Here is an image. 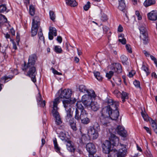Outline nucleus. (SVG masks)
Here are the masks:
<instances>
[{"mask_svg":"<svg viewBox=\"0 0 157 157\" xmlns=\"http://www.w3.org/2000/svg\"><path fill=\"white\" fill-rule=\"evenodd\" d=\"M123 102H124L125 99H127L128 98V93L124 91H122L121 97Z\"/></svg>","mask_w":157,"mask_h":157,"instance_id":"obj_35","label":"nucleus"},{"mask_svg":"<svg viewBox=\"0 0 157 157\" xmlns=\"http://www.w3.org/2000/svg\"><path fill=\"white\" fill-rule=\"evenodd\" d=\"M144 129H145L146 130L147 132L148 133H149L150 134H151V131L146 126H144Z\"/></svg>","mask_w":157,"mask_h":157,"instance_id":"obj_59","label":"nucleus"},{"mask_svg":"<svg viewBox=\"0 0 157 157\" xmlns=\"http://www.w3.org/2000/svg\"><path fill=\"white\" fill-rule=\"evenodd\" d=\"M102 29L103 33L105 34L107 33L109 29V28L106 26H103L102 27Z\"/></svg>","mask_w":157,"mask_h":157,"instance_id":"obj_52","label":"nucleus"},{"mask_svg":"<svg viewBox=\"0 0 157 157\" xmlns=\"http://www.w3.org/2000/svg\"><path fill=\"white\" fill-rule=\"evenodd\" d=\"M59 103V98H55L53 101V109L52 110V113L53 116L56 119V124L58 125L61 124L62 123L61 119L60 117V115L58 111L59 108L57 106Z\"/></svg>","mask_w":157,"mask_h":157,"instance_id":"obj_4","label":"nucleus"},{"mask_svg":"<svg viewBox=\"0 0 157 157\" xmlns=\"http://www.w3.org/2000/svg\"><path fill=\"white\" fill-rule=\"evenodd\" d=\"M59 96L56 98H59L60 101V98L69 99L71 96L72 94L71 90L70 89H65L63 90H61Z\"/></svg>","mask_w":157,"mask_h":157,"instance_id":"obj_8","label":"nucleus"},{"mask_svg":"<svg viewBox=\"0 0 157 157\" xmlns=\"http://www.w3.org/2000/svg\"><path fill=\"white\" fill-rule=\"evenodd\" d=\"M49 15L51 19L53 21H54L56 17L55 15L54 12L52 11H50L49 12Z\"/></svg>","mask_w":157,"mask_h":157,"instance_id":"obj_44","label":"nucleus"},{"mask_svg":"<svg viewBox=\"0 0 157 157\" xmlns=\"http://www.w3.org/2000/svg\"><path fill=\"white\" fill-rule=\"evenodd\" d=\"M36 100L38 105H40L41 106L44 107L46 105L45 101H42L41 95L39 93L36 97Z\"/></svg>","mask_w":157,"mask_h":157,"instance_id":"obj_22","label":"nucleus"},{"mask_svg":"<svg viewBox=\"0 0 157 157\" xmlns=\"http://www.w3.org/2000/svg\"><path fill=\"white\" fill-rule=\"evenodd\" d=\"M125 17H124V20L126 22H128L129 21V19L126 13H125Z\"/></svg>","mask_w":157,"mask_h":157,"instance_id":"obj_61","label":"nucleus"},{"mask_svg":"<svg viewBox=\"0 0 157 157\" xmlns=\"http://www.w3.org/2000/svg\"><path fill=\"white\" fill-rule=\"evenodd\" d=\"M111 69L117 74L120 73L122 71L121 65L119 63H113L111 67Z\"/></svg>","mask_w":157,"mask_h":157,"instance_id":"obj_15","label":"nucleus"},{"mask_svg":"<svg viewBox=\"0 0 157 157\" xmlns=\"http://www.w3.org/2000/svg\"><path fill=\"white\" fill-rule=\"evenodd\" d=\"M113 93L117 98H121V93L118 90H115Z\"/></svg>","mask_w":157,"mask_h":157,"instance_id":"obj_43","label":"nucleus"},{"mask_svg":"<svg viewBox=\"0 0 157 157\" xmlns=\"http://www.w3.org/2000/svg\"><path fill=\"white\" fill-rule=\"evenodd\" d=\"M150 57L151 59L154 61L156 65V66L157 67V59H156L152 55L150 56Z\"/></svg>","mask_w":157,"mask_h":157,"instance_id":"obj_55","label":"nucleus"},{"mask_svg":"<svg viewBox=\"0 0 157 157\" xmlns=\"http://www.w3.org/2000/svg\"><path fill=\"white\" fill-rule=\"evenodd\" d=\"M24 1L26 8H27L28 7V5L30 3V0H24Z\"/></svg>","mask_w":157,"mask_h":157,"instance_id":"obj_57","label":"nucleus"},{"mask_svg":"<svg viewBox=\"0 0 157 157\" xmlns=\"http://www.w3.org/2000/svg\"><path fill=\"white\" fill-rule=\"evenodd\" d=\"M94 75L97 79L99 81L102 80L103 78L101 75L100 73L98 71H94Z\"/></svg>","mask_w":157,"mask_h":157,"instance_id":"obj_37","label":"nucleus"},{"mask_svg":"<svg viewBox=\"0 0 157 157\" xmlns=\"http://www.w3.org/2000/svg\"><path fill=\"white\" fill-rule=\"evenodd\" d=\"M78 90L80 92L83 93L86 92L88 93L90 91H89L86 86L83 85H81L79 86Z\"/></svg>","mask_w":157,"mask_h":157,"instance_id":"obj_36","label":"nucleus"},{"mask_svg":"<svg viewBox=\"0 0 157 157\" xmlns=\"http://www.w3.org/2000/svg\"><path fill=\"white\" fill-rule=\"evenodd\" d=\"M67 5L75 7L77 6V3L75 0H66Z\"/></svg>","mask_w":157,"mask_h":157,"instance_id":"obj_29","label":"nucleus"},{"mask_svg":"<svg viewBox=\"0 0 157 157\" xmlns=\"http://www.w3.org/2000/svg\"><path fill=\"white\" fill-rule=\"evenodd\" d=\"M143 53H144V55H145V56H147V57L149 56V54L147 51H143Z\"/></svg>","mask_w":157,"mask_h":157,"instance_id":"obj_63","label":"nucleus"},{"mask_svg":"<svg viewBox=\"0 0 157 157\" xmlns=\"http://www.w3.org/2000/svg\"><path fill=\"white\" fill-rule=\"evenodd\" d=\"M148 18L152 21H155L157 19V11L153 10L147 14Z\"/></svg>","mask_w":157,"mask_h":157,"instance_id":"obj_20","label":"nucleus"},{"mask_svg":"<svg viewBox=\"0 0 157 157\" xmlns=\"http://www.w3.org/2000/svg\"><path fill=\"white\" fill-rule=\"evenodd\" d=\"M107 102L108 105L103 108L101 112V115L110 117L112 109H115L114 108L118 107L119 102L114 101L112 99H108Z\"/></svg>","mask_w":157,"mask_h":157,"instance_id":"obj_2","label":"nucleus"},{"mask_svg":"<svg viewBox=\"0 0 157 157\" xmlns=\"http://www.w3.org/2000/svg\"><path fill=\"white\" fill-rule=\"evenodd\" d=\"M118 9L124 13H125L126 11V5L124 0L119 1V5L118 6Z\"/></svg>","mask_w":157,"mask_h":157,"instance_id":"obj_24","label":"nucleus"},{"mask_svg":"<svg viewBox=\"0 0 157 157\" xmlns=\"http://www.w3.org/2000/svg\"><path fill=\"white\" fill-rule=\"evenodd\" d=\"M6 5L4 4L0 5V13H2L6 11Z\"/></svg>","mask_w":157,"mask_h":157,"instance_id":"obj_47","label":"nucleus"},{"mask_svg":"<svg viewBox=\"0 0 157 157\" xmlns=\"http://www.w3.org/2000/svg\"><path fill=\"white\" fill-rule=\"evenodd\" d=\"M88 108H90V109L94 111H97L99 108V105L96 102L92 101L87 107Z\"/></svg>","mask_w":157,"mask_h":157,"instance_id":"obj_18","label":"nucleus"},{"mask_svg":"<svg viewBox=\"0 0 157 157\" xmlns=\"http://www.w3.org/2000/svg\"><path fill=\"white\" fill-rule=\"evenodd\" d=\"M141 69L146 72L147 76L150 74V72L148 71V67H146L145 65L144 64L143 65Z\"/></svg>","mask_w":157,"mask_h":157,"instance_id":"obj_45","label":"nucleus"},{"mask_svg":"<svg viewBox=\"0 0 157 157\" xmlns=\"http://www.w3.org/2000/svg\"><path fill=\"white\" fill-rule=\"evenodd\" d=\"M22 70L24 72V74L26 76L31 78V80L33 82H36V76L37 72L35 66L26 65V63L25 62Z\"/></svg>","mask_w":157,"mask_h":157,"instance_id":"obj_3","label":"nucleus"},{"mask_svg":"<svg viewBox=\"0 0 157 157\" xmlns=\"http://www.w3.org/2000/svg\"><path fill=\"white\" fill-rule=\"evenodd\" d=\"M53 142L54 145V148L56 151L59 153H60V148L57 142L56 139V138H55L53 139Z\"/></svg>","mask_w":157,"mask_h":157,"instance_id":"obj_27","label":"nucleus"},{"mask_svg":"<svg viewBox=\"0 0 157 157\" xmlns=\"http://www.w3.org/2000/svg\"><path fill=\"white\" fill-rule=\"evenodd\" d=\"M66 145L67 150L70 152H73L75 151L74 145L73 143L69 139L67 140Z\"/></svg>","mask_w":157,"mask_h":157,"instance_id":"obj_23","label":"nucleus"},{"mask_svg":"<svg viewBox=\"0 0 157 157\" xmlns=\"http://www.w3.org/2000/svg\"><path fill=\"white\" fill-rule=\"evenodd\" d=\"M54 51L57 53H60L62 52V50L59 46H56L54 48Z\"/></svg>","mask_w":157,"mask_h":157,"instance_id":"obj_42","label":"nucleus"},{"mask_svg":"<svg viewBox=\"0 0 157 157\" xmlns=\"http://www.w3.org/2000/svg\"><path fill=\"white\" fill-rule=\"evenodd\" d=\"M7 20L5 16L3 15H0V24H2L7 22Z\"/></svg>","mask_w":157,"mask_h":157,"instance_id":"obj_39","label":"nucleus"},{"mask_svg":"<svg viewBox=\"0 0 157 157\" xmlns=\"http://www.w3.org/2000/svg\"><path fill=\"white\" fill-rule=\"evenodd\" d=\"M136 15L138 17V20H141L142 19V17L140 14V13L138 11H136L135 12Z\"/></svg>","mask_w":157,"mask_h":157,"instance_id":"obj_54","label":"nucleus"},{"mask_svg":"<svg viewBox=\"0 0 157 157\" xmlns=\"http://www.w3.org/2000/svg\"><path fill=\"white\" fill-rule=\"evenodd\" d=\"M151 75L152 77H154L155 78H157V75L155 72H152L151 74Z\"/></svg>","mask_w":157,"mask_h":157,"instance_id":"obj_62","label":"nucleus"},{"mask_svg":"<svg viewBox=\"0 0 157 157\" xmlns=\"http://www.w3.org/2000/svg\"><path fill=\"white\" fill-rule=\"evenodd\" d=\"M152 128L155 132L157 134V124L153 120H152L151 122Z\"/></svg>","mask_w":157,"mask_h":157,"instance_id":"obj_38","label":"nucleus"},{"mask_svg":"<svg viewBox=\"0 0 157 157\" xmlns=\"http://www.w3.org/2000/svg\"><path fill=\"white\" fill-rule=\"evenodd\" d=\"M96 96L94 92L92 90H90L87 94L84 95L82 96V101L84 105L87 107L92 101V98H94Z\"/></svg>","mask_w":157,"mask_h":157,"instance_id":"obj_5","label":"nucleus"},{"mask_svg":"<svg viewBox=\"0 0 157 157\" xmlns=\"http://www.w3.org/2000/svg\"><path fill=\"white\" fill-rule=\"evenodd\" d=\"M59 136L62 141H67V140L68 139V138L67 137L66 134L64 132H60L59 134Z\"/></svg>","mask_w":157,"mask_h":157,"instance_id":"obj_31","label":"nucleus"},{"mask_svg":"<svg viewBox=\"0 0 157 157\" xmlns=\"http://www.w3.org/2000/svg\"><path fill=\"white\" fill-rule=\"evenodd\" d=\"M114 72V71L113 70H112L111 71H109L108 73H106V77H107L109 79H110L113 75Z\"/></svg>","mask_w":157,"mask_h":157,"instance_id":"obj_46","label":"nucleus"},{"mask_svg":"<svg viewBox=\"0 0 157 157\" xmlns=\"http://www.w3.org/2000/svg\"><path fill=\"white\" fill-rule=\"evenodd\" d=\"M86 148L90 155L89 157H93L94 154L96 152L95 145L92 143H88L86 146Z\"/></svg>","mask_w":157,"mask_h":157,"instance_id":"obj_9","label":"nucleus"},{"mask_svg":"<svg viewBox=\"0 0 157 157\" xmlns=\"http://www.w3.org/2000/svg\"><path fill=\"white\" fill-rule=\"evenodd\" d=\"M37 58L36 55L33 54L29 56L28 62L26 65L35 66V63L37 60Z\"/></svg>","mask_w":157,"mask_h":157,"instance_id":"obj_16","label":"nucleus"},{"mask_svg":"<svg viewBox=\"0 0 157 157\" xmlns=\"http://www.w3.org/2000/svg\"><path fill=\"white\" fill-rule=\"evenodd\" d=\"M133 84L136 87L140 88V82L139 81L135 80L133 82Z\"/></svg>","mask_w":157,"mask_h":157,"instance_id":"obj_51","label":"nucleus"},{"mask_svg":"<svg viewBox=\"0 0 157 157\" xmlns=\"http://www.w3.org/2000/svg\"><path fill=\"white\" fill-rule=\"evenodd\" d=\"M121 59L123 63H125L128 60L127 57L124 55H122L121 56Z\"/></svg>","mask_w":157,"mask_h":157,"instance_id":"obj_48","label":"nucleus"},{"mask_svg":"<svg viewBox=\"0 0 157 157\" xmlns=\"http://www.w3.org/2000/svg\"><path fill=\"white\" fill-rule=\"evenodd\" d=\"M139 30L140 32V38L143 43L145 45L147 44L148 39L147 30L146 28L144 26L140 27Z\"/></svg>","mask_w":157,"mask_h":157,"instance_id":"obj_7","label":"nucleus"},{"mask_svg":"<svg viewBox=\"0 0 157 157\" xmlns=\"http://www.w3.org/2000/svg\"><path fill=\"white\" fill-rule=\"evenodd\" d=\"M88 136L93 140L96 139L98 136V130L92 127H90L88 129Z\"/></svg>","mask_w":157,"mask_h":157,"instance_id":"obj_11","label":"nucleus"},{"mask_svg":"<svg viewBox=\"0 0 157 157\" xmlns=\"http://www.w3.org/2000/svg\"><path fill=\"white\" fill-rule=\"evenodd\" d=\"M53 36H57L56 30L55 28L53 27H50L48 33V38L49 39L52 40L53 38Z\"/></svg>","mask_w":157,"mask_h":157,"instance_id":"obj_19","label":"nucleus"},{"mask_svg":"<svg viewBox=\"0 0 157 157\" xmlns=\"http://www.w3.org/2000/svg\"><path fill=\"white\" fill-rule=\"evenodd\" d=\"M110 134L109 140L111 144H112L114 146L118 145L119 140V137L112 133H110Z\"/></svg>","mask_w":157,"mask_h":157,"instance_id":"obj_14","label":"nucleus"},{"mask_svg":"<svg viewBox=\"0 0 157 157\" xmlns=\"http://www.w3.org/2000/svg\"><path fill=\"white\" fill-rule=\"evenodd\" d=\"M76 101L75 98H70L63 101V103L66 112L65 119L69 121L70 124L71 128L74 131L77 129L76 123L74 121V119L72 118L74 109L72 108V105Z\"/></svg>","mask_w":157,"mask_h":157,"instance_id":"obj_1","label":"nucleus"},{"mask_svg":"<svg viewBox=\"0 0 157 157\" xmlns=\"http://www.w3.org/2000/svg\"><path fill=\"white\" fill-rule=\"evenodd\" d=\"M86 115L87 112L86 110L79 111L77 109H75V118L77 121H79L82 117H86Z\"/></svg>","mask_w":157,"mask_h":157,"instance_id":"obj_13","label":"nucleus"},{"mask_svg":"<svg viewBox=\"0 0 157 157\" xmlns=\"http://www.w3.org/2000/svg\"><path fill=\"white\" fill-rule=\"evenodd\" d=\"M29 12L31 16H33L35 14V9L33 5H31L29 7Z\"/></svg>","mask_w":157,"mask_h":157,"instance_id":"obj_40","label":"nucleus"},{"mask_svg":"<svg viewBox=\"0 0 157 157\" xmlns=\"http://www.w3.org/2000/svg\"><path fill=\"white\" fill-rule=\"evenodd\" d=\"M79 59L77 57H75L74 61L76 62V63H78L79 61Z\"/></svg>","mask_w":157,"mask_h":157,"instance_id":"obj_64","label":"nucleus"},{"mask_svg":"<svg viewBox=\"0 0 157 157\" xmlns=\"http://www.w3.org/2000/svg\"><path fill=\"white\" fill-rule=\"evenodd\" d=\"M40 20L39 17H35L34 19H33L32 22L31 32L32 36H34L36 35L38 29L40 27Z\"/></svg>","mask_w":157,"mask_h":157,"instance_id":"obj_6","label":"nucleus"},{"mask_svg":"<svg viewBox=\"0 0 157 157\" xmlns=\"http://www.w3.org/2000/svg\"><path fill=\"white\" fill-rule=\"evenodd\" d=\"M90 2L88 1L87 2V4L85 5L83 7L85 11H87L90 7Z\"/></svg>","mask_w":157,"mask_h":157,"instance_id":"obj_49","label":"nucleus"},{"mask_svg":"<svg viewBox=\"0 0 157 157\" xmlns=\"http://www.w3.org/2000/svg\"><path fill=\"white\" fill-rule=\"evenodd\" d=\"M118 151L115 149H113L108 153V157H119Z\"/></svg>","mask_w":157,"mask_h":157,"instance_id":"obj_25","label":"nucleus"},{"mask_svg":"<svg viewBox=\"0 0 157 157\" xmlns=\"http://www.w3.org/2000/svg\"><path fill=\"white\" fill-rule=\"evenodd\" d=\"M124 35L123 34H121L119 36V41L123 44H126V40L124 37Z\"/></svg>","mask_w":157,"mask_h":157,"instance_id":"obj_34","label":"nucleus"},{"mask_svg":"<svg viewBox=\"0 0 157 157\" xmlns=\"http://www.w3.org/2000/svg\"><path fill=\"white\" fill-rule=\"evenodd\" d=\"M57 40L59 43H61L62 41V38L60 36H58L57 38Z\"/></svg>","mask_w":157,"mask_h":157,"instance_id":"obj_60","label":"nucleus"},{"mask_svg":"<svg viewBox=\"0 0 157 157\" xmlns=\"http://www.w3.org/2000/svg\"><path fill=\"white\" fill-rule=\"evenodd\" d=\"M38 36L39 39L43 40L44 42V38L43 36V34L42 32V29L41 28L40 29L39 32L38 33Z\"/></svg>","mask_w":157,"mask_h":157,"instance_id":"obj_41","label":"nucleus"},{"mask_svg":"<svg viewBox=\"0 0 157 157\" xmlns=\"http://www.w3.org/2000/svg\"><path fill=\"white\" fill-rule=\"evenodd\" d=\"M118 152L119 156H120L121 157H123L126 154L127 149L125 147H124L120 149L118 151Z\"/></svg>","mask_w":157,"mask_h":157,"instance_id":"obj_26","label":"nucleus"},{"mask_svg":"<svg viewBox=\"0 0 157 157\" xmlns=\"http://www.w3.org/2000/svg\"><path fill=\"white\" fill-rule=\"evenodd\" d=\"M116 132L121 136L125 137L128 135L127 132L125 128L122 125L117 126L115 129Z\"/></svg>","mask_w":157,"mask_h":157,"instance_id":"obj_10","label":"nucleus"},{"mask_svg":"<svg viewBox=\"0 0 157 157\" xmlns=\"http://www.w3.org/2000/svg\"><path fill=\"white\" fill-rule=\"evenodd\" d=\"M52 71H53V73L54 74H56V75H62L61 73L58 72L56 70H55L54 69H53Z\"/></svg>","mask_w":157,"mask_h":157,"instance_id":"obj_58","label":"nucleus"},{"mask_svg":"<svg viewBox=\"0 0 157 157\" xmlns=\"http://www.w3.org/2000/svg\"><path fill=\"white\" fill-rule=\"evenodd\" d=\"M155 3V0H146L144 3L145 6L147 7L152 5Z\"/></svg>","mask_w":157,"mask_h":157,"instance_id":"obj_30","label":"nucleus"},{"mask_svg":"<svg viewBox=\"0 0 157 157\" xmlns=\"http://www.w3.org/2000/svg\"><path fill=\"white\" fill-rule=\"evenodd\" d=\"M100 121L101 123L105 126H107L109 122V121L110 119L109 117H107L101 115L100 117Z\"/></svg>","mask_w":157,"mask_h":157,"instance_id":"obj_21","label":"nucleus"},{"mask_svg":"<svg viewBox=\"0 0 157 157\" xmlns=\"http://www.w3.org/2000/svg\"><path fill=\"white\" fill-rule=\"evenodd\" d=\"M101 19L103 21H106L107 20L108 18L106 14H102L101 17Z\"/></svg>","mask_w":157,"mask_h":157,"instance_id":"obj_50","label":"nucleus"},{"mask_svg":"<svg viewBox=\"0 0 157 157\" xmlns=\"http://www.w3.org/2000/svg\"><path fill=\"white\" fill-rule=\"evenodd\" d=\"M111 144L108 140L105 141L102 145V151L103 153L107 154L112 150L111 149Z\"/></svg>","mask_w":157,"mask_h":157,"instance_id":"obj_12","label":"nucleus"},{"mask_svg":"<svg viewBox=\"0 0 157 157\" xmlns=\"http://www.w3.org/2000/svg\"><path fill=\"white\" fill-rule=\"evenodd\" d=\"M123 30V28L121 25H119L117 29V31L119 32H121Z\"/></svg>","mask_w":157,"mask_h":157,"instance_id":"obj_56","label":"nucleus"},{"mask_svg":"<svg viewBox=\"0 0 157 157\" xmlns=\"http://www.w3.org/2000/svg\"><path fill=\"white\" fill-rule=\"evenodd\" d=\"M88 113L87 112V115L86 117H82L81 119V123L84 124H87L90 122V119L88 117Z\"/></svg>","mask_w":157,"mask_h":157,"instance_id":"obj_33","label":"nucleus"},{"mask_svg":"<svg viewBox=\"0 0 157 157\" xmlns=\"http://www.w3.org/2000/svg\"><path fill=\"white\" fill-rule=\"evenodd\" d=\"M126 48L128 52H129V53H132V49L130 45L128 44H126Z\"/></svg>","mask_w":157,"mask_h":157,"instance_id":"obj_53","label":"nucleus"},{"mask_svg":"<svg viewBox=\"0 0 157 157\" xmlns=\"http://www.w3.org/2000/svg\"><path fill=\"white\" fill-rule=\"evenodd\" d=\"M118 107L114 108L115 109H112L110 114V115L109 117L110 119L112 120H116L118 118L119 113V112L117 109Z\"/></svg>","mask_w":157,"mask_h":157,"instance_id":"obj_17","label":"nucleus"},{"mask_svg":"<svg viewBox=\"0 0 157 157\" xmlns=\"http://www.w3.org/2000/svg\"><path fill=\"white\" fill-rule=\"evenodd\" d=\"M13 78L12 76H4L1 78L0 81L2 83H6L12 79Z\"/></svg>","mask_w":157,"mask_h":157,"instance_id":"obj_28","label":"nucleus"},{"mask_svg":"<svg viewBox=\"0 0 157 157\" xmlns=\"http://www.w3.org/2000/svg\"><path fill=\"white\" fill-rule=\"evenodd\" d=\"M76 108L75 109H77L79 111H82V110H85L82 106V102L80 101H78L76 104Z\"/></svg>","mask_w":157,"mask_h":157,"instance_id":"obj_32","label":"nucleus"}]
</instances>
